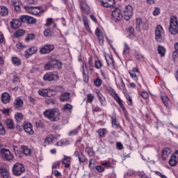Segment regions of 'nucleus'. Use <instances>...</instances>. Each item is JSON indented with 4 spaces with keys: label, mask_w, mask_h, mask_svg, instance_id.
Segmentation results:
<instances>
[{
    "label": "nucleus",
    "mask_w": 178,
    "mask_h": 178,
    "mask_svg": "<svg viewBox=\"0 0 178 178\" xmlns=\"http://www.w3.org/2000/svg\"><path fill=\"white\" fill-rule=\"evenodd\" d=\"M43 115L50 122H59L60 120V111L58 108H49L44 111Z\"/></svg>",
    "instance_id": "obj_1"
},
{
    "label": "nucleus",
    "mask_w": 178,
    "mask_h": 178,
    "mask_svg": "<svg viewBox=\"0 0 178 178\" xmlns=\"http://www.w3.org/2000/svg\"><path fill=\"white\" fill-rule=\"evenodd\" d=\"M0 155L4 161L7 162H10V161H13V153L10 152L8 149L6 148H1L0 145Z\"/></svg>",
    "instance_id": "obj_2"
},
{
    "label": "nucleus",
    "mask_w": 178,
    "mask_h": 178,
    "mask_svg": "<svg viewBox=\"0 0 178 178\" xmlns=\"http://www.w3.org/2000/svg\"><path fill=\"white\" fill-rule=\"evenodd\" d=\"M13 175L14 176H22L24 172H26V168H24V165L17 162L12 168Z\"/></svg>",
    "instance_id": "obj_3"
},
{
    "label": "nucleus",
    "mask_w": 178,
    "mask_h": 178,
    "mask_svg": "<svg viewBox=\"0 0 178 178\" xmlns=\"http://www.w3.org/2000/svg\"><path fill=\"white\" fill-rule=\"evenodd\" d=\"M45 70H54V69H62V63L58 60L47 62L44 65Z\"/></svg>",
    "instance_id": "obj_4"
},
{
    "label": "nucleus",
    "mask_w": 178,
    "mask_h": 178,
    "mask_svg": "<svg viewBox=\"0 0 178 178\" xmlns=\"http://www.w3.org/2000/svg\"><path fill=\"white\" fill-rule=\"evenodd\" d=\"M155 38L158 42H163L165 41V31L161 25H158L156 28Z\"/></svg>",
    "instance_id": "obj_5"
},
{
    "label": "nucleus",
    "mask_w": 178,
    "mask_h": 178,
    "mask_svg": "<svg viewBox=\"0 0 178 178\" xmlns=\"http://www.w3.org/2000/svg\"><path fill=\"white\" fill-rule=\"evenodd\" d=\"M169 33L176 35L178 33V22L176 17H172L170 21Z\"/></svg>",
    "instance_id": "obj_6"
},
{
    "label": "nucleus",
    "mask_w": 178,
    "mask_h": 178,
    "mask_svg": "<svg viewBox=\"0 0 178 178\" xmlns=\"http://www.w3.org/2000/svg\"><path fill=\"white\" fill-rule=\"evenodd\" d=\"M131 16H133V7L131 5H127L123 10V19L129 21L131 19Z\"/></svg>",
    "instance_id": "obj_7"
},
{
    "label": "nucleus",
    "mask_w": 178,
    "mask_h": 178,
    "mask_svg": "<svg viewBox=\"0 0 178 178\" xmlns=\"http://www.w3.org/2000/svg\"><path fill=\"white\" fill-rule=\"evenodd\" d=\"M25 9L31 15H35V16H37L40 15V13H42V12H44L42 7L27 6L25 7Z\"/></svg>",
    "instance_id": "obj_8"
},
{
    "label": "nucleus",
    "mask_w": 178,
    "mask_h": 178,
    "mask_svg": "<svg viewBox=\"0 0 178 178\" xmlns=\"http://www.w3.org/2000/svg\"><path fill=\"white\" fill-rule=\"evenodd\" d=\"M123 19V14L122 13V10L119 8H115L112 12V20L113 22H120Z\"/></svg>",
    "instance_id": "obj_9"
},
{
    "label": "nucleus",
    "mask_w": 178,
    "mask_h": 178,
    "mask_svg": "<svg viewBox=\"0 0 178 178\" xmlns=\"http://www.w3.org/2000/svg\"><path fill=\"white\" fill-rule=\"evenodd\" d=\"M43 80L44 81H56L59 80V76L53 72H47L43 76Z\"/></svg>",
    "instance_id": "obj_10"
},
{
    "label": "nucleus",
    "mask_w": 178,
    "mask_h": 178,
    "mask_svg": "<svg viewBox=\"0 0 178 178\" xmlns=\"http://www.w3.org/2000/svg\"><path fill=\"white\" fill-rule=\"evenodd\" d=\"M55 49V46L54 44H44L40 50V54L42 55H47V54H51L52 51Z\"/></svg>",
    "instance_id": "obj_11"
},
{
    "label": "nucleus",
    "mask_w": 178,
    "mask_h": 178,
    "mask_svg": "<svg viewBox=\"0 0 178 178\" xmlns=\"http://www.w3.org/2000/svg\"><path fill=\"white\" fill-rule=\"evenodd\" d=\"M111 95L114 98V99L116 101V102H118L120 108H121L122 112H124V113L126 112V108L124 107V104H123L122 99H120V97H119V95H118L116 92H113Z\"/></svg>",
    "instance_id": "obj_12"
},
{
    "label": "nucleus",
    "mask_w": 178,
    "mask_h": 178,
    "mask_svg": "<svg viewBox=\"0 0 178 178\" xmlns=\"http://www.w3.org/2000/svg\"><path fill=\"white\" fill-rule=\"evenodd\" d=\"M38 51V47H37L35 46L29 47L24 52L25 57L27 58H30V56H33V55H35V54H37Z\"/></svg>",
    "instance_id": "obj_13"
},
{
    "label": "nucleus",
    "mask_w": 178,
    "mask_h": 178,
    "mask_svg": "<svg viewBox=\"0 0 178 178\" xmlns=\"http://www.w3.org/2000/svg\"><path fill=\"white\" fill-rule=\"evenodd\" d=\"M54 90L52 89H40L38 90V94L41 97H53L54 95L51 94V92H54Z\"/></svg>",
    "instance_id": "obj_14"
},
{
    "label": "nucleus",
    "mask_w": 178,
    "mask_h": 178,
    "mask_svg": "<svg viewBox=\"0 0 178 178\" xmlns=\"http://www.w3.org/2000/svg\"><path fill=\"white\" fill-rule=\"evenodd\" d=\"M169 163L170 166H176L178 163V150L175 151L171 156Z\"/></svg>",
    "instance_id": "obj_15"
},
{
    "label": "nucleus",
    "mask_w": 178,
    "mask_h": 178,
    "mask_svg": "<svg viewBox=\"0 0 178 178\" xmlns=\"http://www.w3.org/2000/svg\"><path fill=\"white\" fill-rule=\"evenodd\" d=\"M75 156H77L79 159V162L80 163H84V162H87V158H86V156L84 155V153L81 151H75L74 152Z\"/></svg>",
    "instance_id": "obj_16"
},
{
    "label": "nucleus",
    "mask_w": 178,
    "mask_h": 178,
    "mask_svg": "<svg viewBox=\"0 0 178 178\" xmlns=\"http://www.w3.org/2000/svg\"><path fill=\"white\" fill-rule=\"evenodd\" d=\"M82 73H83V81H85V83H88V67H87V63H83Z\"/></svg>",
    "instance_id": "obj_17"
},
{
    "label": "nucleus",
    "mask_w": 178,
    "mask_h": 178,
    "mask_svg": "<svg viewBox=\"0 0 178 178\" xmlns=\"http://www.w3.org/2000/svg\"><path fill=\"white\" fill-rule=\"evenodd\" d=\"M23 127L24 130L28 134H30L31 136H33L34 134V130H33V125L31 124V123L24 122Z\"/></svg>",
    "instance_id": "obj_18"
},
{
    "label": "nucleus",
    "mask_w": 178,
    "mask_h": 178,
    "mask_svg": "<svg viewBox=\"0 0 178 178\" xmlns=\"http://www.w3.org/2000/svg\"><path fill=\"white\" fill-rule=\"evenodd\" d=\"M61 162L63 165H64L65 168L67 169H70V162H72V157L64 155Z\"/></svg>",
    "instance_id": "obj_19"
},
{
    "label": "nucleus",
    "mask_w": 178,
    "mask_h": 178,
    "mask_svg": "<svg viewBox=\"0 0 178 178\" xmlns=\"http://www.w3.org/2000/svg\"><path fill=\"white\" fill-rule=\"evenodd\" d=\"M170 154H172L170 148L165 147L161 152V158L163 161H166Z\"/></svg>",
    "instance_id": "obj_20"
},
{
    "label": "nucleus",
    "mask_w": 178,
    "mask_h": 178,
    "mask_svg": "<svg viewBox=\"0 0 178 178\" xmlns=\"http://www.w3.org/2000/svg\"><path fill=\"white\" fill-rule=\"evenodd\" d=\"M104 8H112L115 5V0H99Z\"/></svg>",
    "instance_id": "obj_21"
},
{
    "label": "nucleus",
    "mask_w": 178,
    "mask_h": 178,
    "mask_svg": "<svg viewBox=\"0 0 178 178\" xmlns=\"http://www.w3.org/2000/svg\"><path fill=\"white\" fill-rule=\"evenodd\" d=\"M11 29H19L22 26V22L19 19H13V22L10 23Z\"/></svg>",
    "instance_id": "obj_22"
},
{
    "label": "nucleus",
    "mask_w": 178,
    "mask_h": 178,
    "mask_svg": "<svg viewBox=\"0 0 178 178\" xmlns=\"http://www.w3.org/2000/svg\"><path fill=\"white\" fill-rule=\"evenodd\" d=\"M1 102L3 104H9L10 102V95L8 92H3L1 95Z\"/></svg>",
    "instance_id": "obj_23"
},
{
    "label": "nucleus",
    "mask_w": 178,
    "mask_h": 178,
    "mask_svg": "<svg viewBox=\"0 0 178 178\" xmlns=\"http://www.w3.org/2000/svg\"><path fill=\"white\" fill-rule=\"evenodd\" d=\"M111 124L113 129H116L117 130L122 129V126H120V123L118 122L116 117H111Z\"/></svg>",
    "instance_id": "obj_24"
},
{
    "label": "nucleus",
    "mask_w": 178,
    "mask_h": 178,
    "mask_svg": "<svg viewBox=\"0 0 178 178\" xmlns=\"http://www.w3.org/2000/svg\"><path fill=\"white\" fill-rule=\"evenodd\" d=\"M6 126L8 130H13L15 129V121L12 119H7L5 121Z\"/></svg>",
    "instance_id": "obj_25"
},
{
    "label": "nucleus",
    "mask_w": 178,
    "mask_h": 178,
    "mask_svg": "<svg viewBox=\"0 0 178 178\" xmlns=\"http://www.w3.org/2000/svg\"><path fill=\"white\" fill-rule=\"evenodd\" d=\"M44 26H46V27H51V29H56V24L52 18H47Z\"/></svg>",
    "instance_id": "obj_26"
},
{
    "label": "nucleus",
    "mask_w": 178,
    "mask_h": 178,
    "mask_svg": "<svg viewBox=\"0 0 178 178\" xmlns=\"http://www.w3.org/2000/svg\"><path fill=\"white\" fill-rule=\"evenodd\" d=\"M83 24L85 26V29L86 31H88V33H90L91 34V33H92V31H91V28H90V25L88 24V18H87V17L86 16H83Z\"/></svg>",
    "instance_id": "obj_27"
},
{
    "label": "nucleus",
    "mask_w": 178,
    "mask_h": 178,
    "mask_svg": "<svg viewBox=\"0 0 178 178\" xmlns=\"http://www.w3.org/2000/svg\"><path fill=\"white\" fill-rule=\"evenodd\" d=\"M97 95L101 105H102L103 106H105L106 104V100L105 99V97L102 95V93H101L99 90L97 91Z\"/></svg>",
    "instance_id": "obj_28"
},
{
    "label": "nucleus",
    "mask_w": 178,
    "mask_h": 178,
    "mask_svg": "<svg viewBox=\"0 0 178 178\" xmlns=\"http://www.w3.org/2000/svg\"><path fill=\"white\" fill-rule=\"evenodd\" d=\"M61 102H66L70 99V92H64L60 97Z\"/></svg>",
    "instance_id": "obj_29"
},
{
    "label": "nucleus",
    "mask_w": 178,
    "mask_h": 178,
    "mask_svg": "<svg viewBox=\"0 0 178 178\" xmlns=\"http://www.w3.org/2000/svg\"><path fill=\"white\" fill-rule=\"evenodd\" d=\"M161 100L163 102L165 106L168 109H170V105L169 104V99L168 98V96H166V95H161Z\"/></svg>",
    "instance_id": "obj_30"
},
{
    "label": "nucleus",
    "mask_w": 178,
    "mask_h": 178,
    "mask_svg": "<svg viewBox=\"0 0 178 178\" xmlns=\"http://www.w3.org/2000/svg\"><path fill=\"white\" fill-rule=\"evenodd\" d=\"M104 58L107 62L108 66H111L112 67H113V66H115V64H113V58L111 56H109V55L106 56V54H105Z\"/></svg>",
    "instance_id": "obj_31"
},
{
    "label": "nucleus",
    "mask_w": 178,
    "mask_h": 178,
    "mask_svg": "<svg viewBox=\"0 0 178 178\" xmlns=\"http://www.w3.org/2000/svg\"><path fill=\"white\" fill-rule=\"evenodd\" d=\"M8 14H9V10L8 9V8H6V6H0V15L1 16H8Z\"/></svg>",
    "instance_id": "obj_32"
},
{
    "label": "nucleus",
    "mask_w": 178,
    "mask_h": 178,
    "mask_svg": "<svg viewBox=\"0 0 178 178\" xmlns=\"http://www.w3.org/2000/svg\"><path fill=\"white\" fill-rule=\"evenodd\" d=\"M14 105L17 109H19V108L23 107V99L20 98H17L15 99V102L14 103Z\"/></svg>",
    "instance_id": "obj_33"
},
{
    "label": "nucleus",
    "mask_w": 178,
    "mask_h": 178,
    "mask_svg": "<svg viewBox=\"0 0 178 178\" xmlns=\"http://www.w3.org/2000/svg\"><path fill=\"white\" fill-rule=\"evenodd\" d=\"M136 30L138 31H140L143 24V20H141V18L136 19Z\"/></svg>",
    "instance_id": "obj_34"
},
{
    "label": "nucleus",
    "mask_w": 178,
    "mask_h": 178,
    "mask_svg": "<svg viewBox=\"0 0 178 178\" xmlns=\"http://www.w3.org/2000/svg\"><path fill=\"white\" fill-rule=\"evenodd\" d=\"M22 154H24V155H31V149H30L29 147H27L25 145H22Z\"/></svg>",
    "instance_id": "obj_35"
},
{
    "label": "nucleus",
    "mask_w": 178,
    "mask_h": 178,
    "mask_svg": "<svg viewBox=\"0 0 178 178\" xmlns=\"http://www.w3.org/2000/svg\"><path fill=\"white\" fill-rule=\"evenodd\" d=\"M0 173L3 178H9V171L6 168H1Z\"/></svg>",
    "instance_id": "obj_36"
},
{
    "label": "nucleus",
    "mask_w": 178,
    "mask_h": 178,
    "mask_svg": "<svg viewBox=\"0 0 178 178\" xmlns=\"http://www.w3.org/2000/svg\"><path fill=\"white\" fill-rule=\"evenodd\" d=\"M72 109H73V106H72V104H66L62 108L61 111L66 112V111H68L69 112H71Z\"/></svg>",
    "instance_id": "obj_37"
},
{
    "label": "nucleus",
    "mask_w": 178,
    "mask_h": 178,
    "mask_svg": "<svg viewBox=\"0 0 178 178\" xmlns=\"http://www.w3.org/2000/svg\"><path fill=\"white\" fill-rule=\"evenodd\" d=\"M11 60L13 65H15V66H20V65H22V61L20 60V58L17 57H12Z\"/></svg>",
    "instance_id": "obj_38"
},
{
    "label": "nucleus",
    "mask_w": 178,
    "mask_h": 178,
    "mask_svg": "<svg viewBox=\"0 0 178 178\" xmlns=\"http://www.w3.org/2000/svg\"><path fill=\"white\" fill-rule=\"evenodd\" d=\"M86 152L88 154V156H95V152L90 147L86 148Z\"/></svg>",
    "instance_id": "obj_39"
},
{
    "label": "nucleus",
    "mask_w": 178,
    "mask_h": 178,
    "mask_svg": "<svg viewBox=\"0 0 178 178\" xmlns=\"http://www.w3.org/2000/svg\"><path fill=\"white\" fill-rule=\"evenodd\" d=\"M127 33H129V38H133L134 37V28L129 26L127 29Z\"/></svg>",
    "instance_id": "obj_40"
},
{
    "label": "nucleus",
    "mask_w": 178,
    "mask_h": 178,
    "mask_svg": "<svg viewBox=\"0 0 178 178\" xmlns=\"http://www.w3.org/2000/svg\"><path fill=\"white\" fill-rule=\"evenodd\" d=\"M15 120L18 123H20V122L23 120V114H22V113H15Z\"/></svg>",
    "instance_id": "obj_41"
},
{
    "label": "nucleus",
    "mask_w": 178,
    "mask_h": 178,
    "mask_svg": "<svg viewBox=\"0 0 178 178\" xmlns=\"http://www.w3.org/2000/svg\"><path fill=\"white\" fill-rule=\"evenodd\" d=\"M45 104H47V105H56L58 104V101L55 99H48L45 101Z\"/></svg>",
    "instance_id": "obj_42"
},
{
    "label": "nucleus",
    "mask_w": 178,
    "mask_h": 178,
    "mask_svg": "<svg viewBox=\"0 0 178 178\" xmlns=\"http://www.w3.org/2000/svg\"><path fill=\"white\" fill-rule=\"evenodd\" d=\"M158 52H159V55H161V56H165L166 50L165 49V47L159 45L158 47Z\"/></svg>",
    "instance_id": "obj_43"
},
{
    "label": "nucleus",
    "mask_w": 178,
    "mask_h": 178,
    "mask_svg": "<svg viewBox=\"0 0 178 178\" xmlns=\"http://www.w3.org/2000/svg\"><path fill=\"white\" fill-rule=\"evenodd\" d=\"M33 40H35V35L34 33H29L25 38V41L26 42H29V41H31Z\"/></svg>",
    "instance_id": "obj_44"
},
{
    "label": "nucleus",
    "mask_w": 178,
    "mask_h": 178,
    "mask_svg": "<svg viewBox=\"0 0 178 178\" xmlns=\"http://www.w3.org/2000/svg\"><path fill=\"white\" fill-rule=\"evenodd\" d=\"M129 52H130V47H129V45H127V43H124V47L122 53L123 55L126 56L127 55H129Z\"/></svg>",
    "instance_id": "obj_45"
},
{
    "label": "nucleus",
    "mask_w": 178,
    "mask_h": 178,
    "mask_svg": "<svg viewBox=\"0 0 178 178\" xmlns=\"http://www.w3.org/2000/svg\"><path fill=\"white\" fill-rule=\"evenodd\" d=\"M24 33H26V32L24 31V30H23V29H19V30L17 31L15 33V37H17V38L22 37V35H24Z\"/></svg>",
    "instance_id": "obj_46"
},
{
    "label": "nucleus",
    "mask_w": 178,
    "mask_h": 178,
    "mask_svg": "<svg viewBox=\"0 0 178 178\" xmlns=\"http://www.w3.org/2000/svg\"><path fill=\"white\" fill-rule=\"evenodd\" d=\"M54 138H55V137H54V136L50 135L44 139V143H46V144H51V143H52V141H54Z\"/></svg>",
    "instance_id": "obj_47"
},
{
    "label": "nucleus",
    "mask_w": 178,
    "mask_h": 178,
    "mask_svg": "<svg viewBox=\"0 0 178 178\" xmlns=\"http://www.w3.org/2000/svg\"><path fill=\"white\" fill-rule=\"evenodd\" d=\"M27 23L29 24H35V23H37V19L33 17L28 16Z\"/></svg>",
    "instance_id": "obj_48"
},
{
    "label": "nucleus",
    "mask_w": 178,
    "mask_h": 178,
    "mask_svg": "<svg viewBox=\"0 0 178 178\" xmlns=\"http://www.w3.org/2000/svg\"><path fill=\"white\" fill-rule=\"evenodd\" d=\"M125 98L127 101L128 105H129V106L133 105V99L131 97L130 95L125 94Z\"/></svg>",
    "instance_id": "obj_49"
},
{
    "label": "nucleus",
    "mask_w": 178,
    "mask_h": 178,
    "mask_svg": "<svg viewBox=\"0 0 178 178\" xmlns=\"http://www.w3.org/2000/svg\"><path fill=\"white\" fill-rule=\"evenodd\" d=\"M129 74H130L131 79H133V80H134V81H138V74H136V72H130Z\"/></svg>",
    "instance_id": "obj_50"
},
{
    "label": "nucleus",
    "mask_w": 178,
    "mask_h": 178,
    "mask_svg": "<svg viewBox=\"0 0 178 178\" xmlns=\"http://www.w3.org/2000/svg\"><path fill=\"white\" fill-rule=\"evenodd\" d=\"M29 15H22L19 17V21L21 23H27Z\"/></svg>",
    "instance_id": "obj_51"
},
{
    "label": "nucleus",
    "mask_w": 178,
    "mask_h": 178,
    "mask_svg": "<svg viewBox=\"0 0 178 178\" xmlns=\"http://www.w3.org/2000/svg\"><path fill=\"white\" fill-rule=\"evenodd\" d=\"M94 84L96 87H101L102 86V80L101 79L97 78L94 81Z\"/></svg>",
    "instance_id": "obj_52"
},
{
    "label": "nucleus",
    "mask_w": 178,
    "mask_h": 178,
    "mask_svg": "<svg viewBox=\"0 0 178 178\" xmlns=\"http://www.w3.org/2000/svg\"><path fill=\"white\" fill-rule=\"evenodd\" d=\"M118 87L120 90L124 91L126 90V86L124 85V82H123V79H120V83H118Z\"/></svg>",
    "instance_id": "obj_53"
},
{
    "label": "nucleus",
    "mask_w": 178,
    "mask_h": 178,
    "mask_svg": "<svg viewBox=\"0 0 178 178\" xmlns=\"http://www.w3.org/2000/svg\"><path fill=\"white\" fill-rule=\"evenodd\" d=\"M78 134H79V129H75L72 131H70L68 134V136H70V137H72L73 136H77Z\"/></svg>",
    "instance_id": "obj_54"
},
{
    "label": "nucleus",
    "mask_w": 178,
    "mask_h": 178,
    "mask_svg": "<svg viewBox=\"0 0 178 178\" xmlns=\"http://www.w3.org/2000/svg\"><path fill=\"white\" fill-rule=\"evenodd\" d=\"M87 101L89 102V104H91L92 101H94V95L91 93L88 94Z\"/></svg>",
    "instance_id": "obj_55"
},
{
    "label": "nucleus",
    "mask_w": 178,
    "mask_h": 178,
    "mask_svg": "<svg viewBox=\"0 0 178 178\" xmlns=\"http://www.w3.org/2000/svg\"><path fill=\"white\" fill-rule=\"evenodd\" d=\"M106 132V129H99L97 131V133H98L99 137H104V136H105Z\"/></svg>",
    "instance_id": "obj_56"
},
{
    "label": "nucleus",
    "mask_w": 178,
    "mask_h": 178,
    "mask_svg": "<svg viewBox=\"0 0 178 178\" xmlns=\"http://www.w3.org/2000/svg\"><path fill=\"white\" fill-rule=\"evenodd\" d=\"M95 167V160L91 159L89 161V169H94Z\"/></svg>",
    "instance_id": "obj_57"
},
{
    "label": "nucleus",
    "mask_w": 178,
    "mask_h": 178,
    "mask_svg": "<svg viewBox=\"0 0 178 178\" xmlns=\"http://www.w3.org/2000/svg\"><path fill=\"white\" fill-rule=\"evenodd\" d=\"M95 35H97V38H101L104 37L102 33L101 32V30L99 28L96 29Z\"/></svg>",
    "instance_id": "obj_58"
},
{
    "label": "nucleus",
    "mask_w": 178,
    "mask_h": 178,
    "mask_svg": "<svg viewBox=\"0 0 178 178\" xmlns=\"http://www.w3.org/2000/svg\"><path fill=\"white\" fill-rule=\"evenodd\" d=\"M95 66L96 69H101L102 67V63H101V60H97L95 62Z\"/></svg>",
    "instance_id": "obj_59"
},
{
    "label": "nucleus",
    "mask_w": 178,
    "mask_h": 178,
    "mask_svg": "<svg viewBox=\"0 0 178 178\" xmlns=\"http://www.w3.org/2000/svg\"><path fill=\"white\" fill-rule=\"evenodd\" d=\"M0 134L1 136H5L6 134L5 127H3V125L1 122H0Z\"/></svg>",
    "instance_id": "obj_60"
},
{
    "label": "nucleus",
    "mask_w": 178,
    "mask_h": 178,
    "mask_svg": "<svg viewBox=\"0 0 178 178\" xmlns=\"http://www.w3.org/2000/svg\"><path fill=\"white\" fill-rule=\"evenodd\" d=\"M96 170L99 172V173H102L103 172H105V168L101 165H97L96 166Z\"/></svg>",
    "instance_id": "obj_61"
},
{
    "label": "nucleus",
    "mask_w": 178,
    "mask_h": 178,
    "mask_svg": "<svg viewBox=\"0 0 178 178\" xmlns=\"http://www.w3.org/2000/svg\"><path fill=\"white\" fill-rule=\"evenodd\" d=\"M11 3L13 4V6H17L18 5H22V3H20V0H11Z\"/></svg>",
    "instance_id": "obj_62"
},
{
    "label": "nucleus",
    "mask_w": 178,
    "mask_h": 178,
    "mask_svg": "<svg viewBox=\"0 0 178 178\" xmlns=\"http://www.w3.org/2000/svg\"><path fill=\"white\" fill-rule=\"evenodd\" d=\"M140 96L142 97V98H143L144 99H147V98H148L149 95L148 92L143 91L140 93Z\"/></svg>",
    "instance_id": "obj_63"
},
{
    "label": "nucleus",
    "mask_w": 178,
    "mask_h": 178,
    "mask_svg": "<svg viewBox=\"0 0 178 178\" xmlns=\"http://www.w3.org/2000/svg\"><path fill=\"white\" fill-rule=\"evenodd\" d=\"M139 176H140V178H149V177L147 175V174L144 173L143 172H139Z\"/></svg>",
    "instance_id": "obj_64"
}]
</instances>
